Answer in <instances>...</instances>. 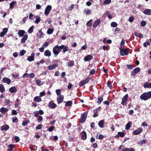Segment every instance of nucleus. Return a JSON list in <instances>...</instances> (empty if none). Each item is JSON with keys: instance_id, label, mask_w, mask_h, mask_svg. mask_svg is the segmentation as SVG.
Masks as SVG:
<instances>
[{"instance_id": "obj_30", "label": "nucleus", "mask_w": 151, "mask_h": 151, "mask_svg": "<svg viewBox=\"0 0 151 151\" xmlns=\"http://www.w3.org/2000/svg\"><path fill=\"white\" fill-rule=\"evenodd\" d=\"M8 109L7 108H5V107H1L0 109V111L2 113H4L8 111Z\"/></svg>"}, {"instance_id": "obj_35", "label": "nucleus", "mask_w": 151, "mask_h": 151, "mask_svg": "<svg viewBox=\"0 0 151 151\" xmlns=\"http://www.w3.org/2000/svg\"><path fill=\"white\" fill-rule=\"evenodd\" d=\"M35 17L36 18L35 23L38 24L40 21L41 18L40 17H37V16H35Z\"/></svg>"}, {"instance_id": "obj_22", "label": "nucleus", "mask_w": 151, "mask_h": 151, "mask_svg": "<svg viewBox=\"0 0 151 151\" xmlns=\"http://www.w3.org/2000/svg\"><path fill=\"white\" fill-rule=\"evenodd\" d=\"M37 36L39 38H41L43 37L44 35L43 32H42V29H41L39 30L37 34Z\"/></svg>"}, {"instance_id": "obj_32", "label": "nucleus", "mask_w": 151, "mask_h": 151, "mask_svg": "<svg viewBox=\"0 0 151 151\" xmlns=\"http://www.w3.org/2000/svg\"><path fill=\"white\" fill-rule=\"evenodd\" d=\"M74 64V62L73 60H71L70 62L67 63L68 66V67L73 66Z\"/></svg>"}, {"instance_id": "obj_45", "label": "nucleus", "mask_w": 151, "mask_h": 151, "mask_svg": "<svg viewBox=\"0 0 151 151\" xmlns=\"http://www.w3.org/2000/svg\"><path fill=\"white\" fill-rule=\"evenodd\" d=\"M13 77L14 78H18L19 79V74H12V75Z\"/></svg>"}, {"instance_id": "obj_29", "label": "nucleus", "mask_w": 151, "mask_h": 151, "mask_svg": "<svg viewBox=\"0 0 151 151\" xmlns=\"http://www.w3.org/2000/svg\"><path fill=\"white\" fill-rule=\"evenodd\" d=\"M134 35L137 37L142 38L143 37V35L141 33H138L137 32H135L134 33Z\"/></svg>"}, {"instance_id": "obj_55", "label": "nucleus", "mask_w": 151, "mask_h": 151, "mask_svg": "<svg viewBox=\"0 0 151 151\" xmlns=\"http://www.w3.org/2000/svg\"><path fill=\"white\" fill-rule=\"evenodd\" d=\"M35 76V75L34 73H32L29 75V78H34Z\"/></svg>"}, {"instance_id": "obj_14", "label": "nucleus", "mask_w": 151, "mask_h": 151, "mask_svg": "<svg viewBox=\"0 0 151 151\" xmlns=\"http://www.w3.org/2000/svg\"><path fill=\"white\" fill-rule=\"evenodd\" d=\"M35 55L34 53H32L30 56H29L27 57V60L29 62H32L34 60Z\"/></svg>"}, {"instance_id": "obj_64", "label": "nucleus", "mask_w": 151, "mask_h": 151, "mask_svg": "<svg viewBox=\"0 0 151 151\" xmlns=\"http://www.w3.org/2000/svg\"><path fill=\"white\" fill-rule=\"evenodd\" d=\"M85 84L83 81H80L79 83V86L80 87H81L83 86Z\"/></svg>"}, {"instance_id": "obj_51", "label": "nucleus", "mask_w": 151, "mask_h": 151, "mask_svg": "<svg viewBox=\"0 0 151 151\" xmlns=\"http://www.w3.org/2000/svg\"><path fill=\"white\" fill-rule=\"evenodd\" d=\"M150 45V43L149 41H147L146 42L144 43H143V46L145 47H146L147 46V45Z\"/></svg>"}, {"instance_id": "obj_28", "label": "nucleus", "mask_w": 151, "mask_h": 151, "mask_svg": "<svg viewBox=\"0 0 151 151\" xmlns=\"http://www.w3.org/2000/svg\"><path fill=\"white\" fill-rule=\"evenodd\" d=\"M100 23V19L96 21L93 24V27L96 28L98 25Z\"/></svg>"}, {"instance_id": "obj_17", "label": "nucleus", "mask_w": 151, "mask_h": 151, "mask_svg": "<svg viewBox=\"0 0 151 151\" xmlns=\"http://www.w3.org/2000/svg\"><path fill=\"white\" fill-rule=\"evenodd\" d=\"M25 31L23 30H18L17 34L20 37H23L24 36Z\"/></svg>"}, {"instance_id": "obj_24", "label": "nucleus", "mask_w": 151, "mask_h": 151, "mask_svg": "<svg viewBox=\"0 0 151 151\" xmlns=\"http://www.w3.org/2000/svg\"><path fill=\"white\" fill-rule=\"evenodd\" d=\"M99 109L98 108H96L95 109L93 110V111L94 113V114L93 115V117L95 118L97 117L99 115V114L98 113V110Z\"/></svg>"}, {"instance_id": "obj_44", "label": "nucleus", "mask_w": 151, "mask_h": 151, "mask_svg": "<svg viewBox=\"0 0 151 151\" xmlns=\"http://www.w3.org/2000/svg\"><path fill=\"white\" fill-rule=\"evenodd\" d=\"M26 52V51L24 50H22L20 51L19 53V55L20 56H22Z\"/></svg>"}, {"instance_id": "obj_56", "label": "nucleus", "mask_w": 151, "mask_h": 151, "mask_svg": "<svg viewBox=\"0 0 151 151\" xmlns=\"http://www.w3.org/2000/svg\"><path fill=\"white\" fill-rule=\"evenodd\" d=\"M55 127L54 126H51L48 129V130L50 132H51L55 129Z\"/></svg>"}, {"instance_id": "obj_33", "label": "nucleus", "mask_w": 151, "mask_h": 151, "mask_svg": "<svg viewBox=\"0 0 151 151\" xmlns=\"http://www.w3.org/2000/svg\"><path fill=\"white\" fill-rule=\"evenodd\" d=\"M84 12L86 15L90 14H91V10L89 9H85L84 10Z\"/></svg>"}, {"instance_id": "obj_23", "label": "nucleus", "mask_w": 151, "mask_h": 151, "mask_svg": "<svg viewBox=\"0 0 151 151\" xmlns=\"http://www.w3.org/2000/svg\"><path fill=\"white\" fill-rule=\"evenodd\" d=\"M104 120H101L98 122V125L100 128H103L104 127Z\"/></svg>"}, {"instance_id": "obj_16", "label": "nucleus", "mask_w": 151, "mask_h": 151, "mask_svg": "<svg viewBox=\"0 0 151 151\" xmlns=\"http://www.w3.org/2000/svg\"><path fill=\"white\" fill-rule=\"evenodd\" d=\"M48 107L52 109H54L57 107V105L51 101L49 103Z\"/></svg>"}, {"instance_id": "obj_34", "label": "nucleus", "mask_w": 151, "mask_h": 151, "mask_svg": "<svg viewBox=\"0 0 151 151\" xmlns=\"http://www.w3.org/2000/svg\"><path fill=\"white\" fill-rule=\"evenodd\" d=\"M17 3V2L16 1H13L12 2H11L9 5H10V9H12L14 8V5Z\"/></svg>"}, {"instance_id": "obj_20", "label": "nucleus", "mask_w": 151, "mask_h": 151, "mask_svg": "<svg viewBox=\"0 0 151 151\" xmlns=\"http://www.w3.org/2000/svg\"><path fill=\"white\" fill-rule=\"evenodd\" d=\"M82 136L81 137V139L85 140L87 138V134L86 132L85 131H82L81 132Z\"/></svg>"}, {"instance_id": "obj_7", "label": "nucleus", "mask_w": 151, "mask_h": 151, "mask_svg": "<svg viewBox=\"0 0 151 151\" xmlns=\"http://www.w3.org/2000/svg\"><path fill=\"white\" fill-rule=\"evenodd\" d=\"M60 50H63V52L65 53V52L68 50V47L67 46H65L64 45H62L61 46H59Z\"/></svg>"}, {"instance_id": "obj_38", "label": "nucleus", "mask_w": 151, "mask_h": 151, "mask_svg": "<svg viewBox=\"0 0 151 151\" xmlns=\"http://www.w3.org/2000/svg\"><path fill=\"white\" fill-rule=\"evenodd\" d=\"M72 104V102L71 101H68L66 102L65 105L66 106H70Z\"/></svg>"}, {"instance_id": "obj_50", "label": "nucleus", "mask_w": 151, "mask_h": 151, "mask_svg": "<svg viewBox=\"0 0 151 151\" xmlns=\"http://www.w3.org/2000/svg\"><path fill=\"white\" fill-rule=\"evenodd\" d=\"M38 118L37 119V120L38 121V123L41 122L43 120L42 117L41 116H39L38 117Z\"/></svg>"}, {"instance_id": "obj_12", "label": "nucleus", "mask_w": 151, "mask_h": 151, "mask_svg": "<svg viewBox=\"0 0 151 151\" xmlns=\"http://www.w3.org/2000/svg\"><path fill=\"white\" fill-rule=\"evenodd\" d=\"M2 82L4 83H7L9 85L11 83V80L7 77L4 78L2 79Z\"/></svg>"}, {"instance_id": "obj_61", "label": "nucleus", "mask_w": 151, "mask_h": 151, "mask_svg": "<svg viewBox=\"0 0 151 151\" xmlns=\"http://www.w3.org/2000/svg\"><path fill=\"white\" fill-rule=\"evenodd\" d=\"M111 2V0H105L104 2V4H109Z\"/></svg>"}, {"instance_id": "obj_58", "label": "nucleus", "mask_w": 151, "mask_h": 151, "mask_svg": "<svg viewBox=\"0 0 151 151\" xmlns=\"http://www.w3.org/2000/svg\"><path fill=\"white\" fill-rule=\"evenodd\" d=\"M28 16H27V17H24L22 20L21 22L23 24L25 23L26 21L27 20Z\"/></svg>"}, {"instance_id": "obj_48", "label": "nucleus", "mask_w": 151, "mask_h": 151, "mask_svg": "<svg viewBox=\"0 0 151 151\" xmlns=\"http://www.w3.org/2000/svg\"><path fill=\"white\" fill-rule=\"evenodd\" d=\"M12 121L13 123H14L16 122H18V119L16 116H14L12 118Z\"/></svg>"}, {"instance_id": "obj_26", "label": "nucleus", "mask_w": 151, "mask_h": 151, "mask_svg": "<svg viewBox=\"0 0 151 151\" xmlns=\"http://www.w3.org/2000/svg\"><path fill=\"white\" fill-rule=\"evenodd\" d=\"M132 123L131 122H128L125 126V129L126 130H128L129 129L132 127Z\"/></svg>"}, {"instance_id": "obj_6", "label": "nucleus", "mask_w": 151, "mask_h": 151, "mask_svg": "<svg viewBox=\"0 0 151 151\" xmlns=\"http://www.w3.org/2000/svg\"><path fill=\"white\" fill-rule=\"evenodd\" d=\"M140 70V69L139 67H137L134 69L131 72V76H134L136 74L138 73Z\"/></svg>"}, {"instance_id": "obj_4", "label": "nucleus", "mask_w": 151, "mask_h": 151, "mask_svg": "<svg viewBox=\"0 0 151 151\" xmlns=\"http://www.w3.org/2000/svg\"><path fill=\"white\" fill-rule=\"evenodd\" d=\"M52 9V6L50 5H47L46 7L44 14L45 15L47 16L50 13V11Z\"/></svg>"}, {"instance_id": "obj_25", "label": "nucleus", "mask_w": 151, "mask_h": 151, "mask_svg": "<svg viewBox=\"0 0 151 151\" xmlns=\"http://www.w3.org/2000/svg\"><path fill=\"white\" fill-rule=\"evenodd\" d=\"M9 91L12 93H14L16 92L17 89L15 87H12L9 89Z\"/></svg>"}, {"instance_id": "obj_46", "label": "nucleus", "mask_w": 151, "mask_h": 151, "mask_svg": "<svg viewBox=\"0 0 151 151\" xmlns=\"http://www.w3.org/2000/svg\"><path fill=\"white\" fill-rule=\"evenodd\" d=\"M29 120H27L25 121H24L22 123V125L23 126H26L29 122Z\"/></svg>"}, {"instance_id": "obj_18", "label": "nucleus", "mask_w": 151, "mask_h": 151, "mask_svg": "<svg viewBox=\"0 0 151 151\" xmlns=\"http://www.w3.org/2000/svg\"><path fill=\"white\" fill-rule=\"evenodd\" d=\"M9 128V126L7 124H5L2 126L1 127V129L2 131H6Z\"/></svg>"}, {"instance_id": "obj_21", "label": "nucleus", "mask_w": 151, "mask_h": 151, "mask_svg": "<svg viewBox=\"0 0 151 151\" xmlns=\"http://www.w3.org/2000/svg\"><path fill=\"white\" fill-rule=\"evenodd\" d=\"M143 12L144 14L146 15H151V9H146Z\"/></svg>"}, {"instance_id": "obj_39", "label": "nucleus", "mask_w": 151, "mask_h": 151, "mask_svg": "<svg viewBox=\"0 0 151 151\" xmlns=\"http://www.w3.org/2000/svg\"><path fill=\"white\" fill-rule=\"evenodd\" d=\"M34 27L33 25L32 26L29 28L28 29V32L29 33H31L33 31V29Z\"/></svg>"}, {"instance_id": "obj_57", "label": "nucleus", "mask_w": 151, "mask_h": 151, "mask_svg": "<svg viewBox=\"0 0 151 151\" xmlns=\"http://www.w3.org/2000/svg\"><path fill=\"white\" fill-rule=\"evenodd\" d=\"M92 20L91 19L88 21L87 23H86V26H87L90 27L91 25V23H92Z\"/></svg>"}, {"instance_id": "obj_36", "label": "nucleus", "mask_w": 151, "mask_h": 151, "mask_svg": "<svg viewBox=\"0 0 151 151\" xmlns=\"http://www.w3.org/2000/svg\"><path fill=\"white\" fill-rule=\"evenodd\" d=\"M34 100L35 101L39 102L41 101V99L38 96H36L34 98Z\"/></svg>"}, {"instance_id": "obj_43", "label": "nucleus", "mask_w": 151, "mask_h": 151, "mask_svg": "<svg viewBox=\"0 0 151 151\" xmlns=\"http://www.w3.org/2000/svg\"><path fill=\"white\" fill-rule=\"evenodd\" d=\"M53 29L49 28L47 30V33L48 35L52 34L53 32Z\"/></svg>"}, {"instance_id": "obj_54", "label": "nucleus", "mask_w": 151, "mask_h": 151, "mask_svg": "<svg viewBox=\"0 0 151 151\" xmlns=\"http://www.w3.org/2000/svg\"><path fill=\"white\" fill-rule=\"evenodd\" d=\"M117 24L115 22H113L111 23V27H115L117 26Z\"/></svg>"}, {"instance_id": "obj_49", "label": "nucleus", "mask_w": 151, "mask_h": 151, "mask_svg": "<svg viewBox=\"0 0 151 151\" xmlns=\"http://www.w3.org/2000/svg\"><path fill=\"white\" fill-rule=\"evenodd\" d=\"M107 85L108 87L110 89H112V85L110 81H108L107 83Z\"/></svg>"}, {"instance_id": "obj_42", "label": "nucleus", "mask_w": 151, "mask_h": 151, "mask_svg": "<svg viewBox=\"0 0 151 151\" xmlns=\"http://www.w3.org/2000/svg\"><path fill=\"white\" fill-rule=\"evenodd\" d=\"M9 148L8 149V151H13V149L14 147V145L12 144L9 145Z\"/></svg>"}, {"instance_id": "obj_63", "label": "nucleus", "mask_w": 151, "mask_h": 151, "mask_svg": "<svg viewBox=\"0 0 151 151\" xmlns=\"http://www.w3.org/2000/svg\"><path fill=\"white\" fill-rule=\"evenodd\" d=\"M134 19V18L133 17L131 16L129 17V21L130 22H132L133 21Z\"/></svg>"}, {"instance_id": "obj_19", "label": "nucleus", "mask_w": 151, "mask_h": 151, "mask_svg": "<svg viewBox=\"0 0 151 151\" xmlns=\"http://www.w3.org/2000/svg\"><path fill=\"white\" fill-rule=\"evenodd\" d=\"M23 37L21 40V42L22 43H25L28 38V36L27 34L25 35Z\"/></svg>"}, {"instance_id": "obj_40", "label": "nucleus", "mask_w": 151, "mask_h": 151, "mask_svg": "<svg viewBox=\"0 0 151 151\" xmlns=\"http://www.w3.org/2000/svg\"><path fill=\"white\" fill-rule=\"evenodd\" d=\"M90 79L91 78L89 76H88V77L85 80L83 81L84 84H85L88 83Z\"/></svg>"}, {"instance_id": "obj_31", "label": "nucleus", "mask_w": 151, "mask_h": 151, "mask_svg": "<svg viewBox=\"0 0 151 151\" xmlns=\"http://www.w3.org/2000/svg\"><path fill=\"white\" fill-rule=\"evenodd\" d=\"M51 55V52L48 50H47L44 52V55L45 56L49 57Z\"/></svg>"}, {"instance_id": "obj_37", "label": "nucleus", "mask_w": 151, "mask_h": 151, "mask_svg": "<svg viewBox=\"0 0 151 151\" xmlns=\"http://www.w3.org/2000/svg\"><path fill=\"white\" fill-rule=\"evenodd\" d=\"M5 91V88L4 85L2 84H0V91L2 93H3Z\"/></svg>"}, {"instance_id": "obj_1", "label": "nucleus", "mask_w": 151, "mask_h": 151, "mask_svg": "<svg viewBox=\"0 0 151 151\" xmlns=\"http://www.w3.org/2000/svg\"><path fill=\"white\" fill-rule=\"evenodd\" d=\"M151 98V91L145 92L141 95L140 99L145 101H147Z\"/></svg>"}, {"instance_id": "obj_53", "label": "nucleus", "mask_w": 151, "mask_h": 151, "mask_svg": "<svg viewBox=\"0 0 151 151\" xmlns=\"http://www.w3.org/2000/svg\"><path fill=\"white\" fill-rule=\"evenodd\" d=\"M55 91H56V93L57 95H58V96H60V95H61L60 94L61 92V90L60 89H58L56 90Z\"/></svg>"}, {"instance_id": "obj_13", "label": "nucleus", "mask_w": 151, "mask_h": 151, "mask_svg": "<svg viewBox=\"0 0 151 151\" xmlns=\"http://www.w3.org/2000/svg\"><path fill=\"white\" fill-rule=\"evenodd\" d=\"M58 65L57 63H55L51 65H49L47 66V68L49 70H51L55 68L56 67H58Z\"/></svg>"}, {"instance_id": "obj_15", "label": "nucleus", "mask_w": 151, "mask_h": 151, "mask_svg": "<svg viewBox=\"0 0 151 151\" xmlns=\"http://www.w3.org/2000/svg\"><path fill=\"white\" fill-rule=\"evenodd\" d=\"M8 29L7 28H5L3 29V31L0 34L1 37H3L7 33Z\"/></svg>"}, {"instance_id": "obj_5", "label": "nucleus", "mask_w": 151, "mask_h": 151, "mask_svg": "<svg viewBox=\"0 0 151 151\" xmlns=\"http://www.w3.org/2000/svg\"><path fill=\"white\" fill-rule=\"evenodd\" d=\"M129 48H127L124 50H122L120 51V54L121 55L124 56L125 55H127L129 53Z\"/></svg>"}, {"instance_id": "obj_41", "label": "nucleus", "mask_w": 151, "mask_h": 151, "mask_svg": "<svg viewBox=\"0 0 151 151\" xmlns=\"http://www.w3.org/2000/svg\"><path fill=\"white\" fill-rule=\"evenodd\" d=\"M118 134H119V137H124L125 134V133L123 132H118Z\"/></svg>"}, {"instance_id": "obj_2", "label": "nucleus", "mask_w": 151, "mask_h": 151, "mask_svg": "<svg viewBox=\"0 0 151 151\" xmlns=\"http://www.w3.org/2000/svg\"><path fill=\"white\" fill-rule=\"evenodd\" d=\"M61 51L60 50L59 46L58 45H55L53 49V52L55 55V56L57 57L58 55Z\"/></svg>"}, {"instance_id": "obj_47", "label": "nucleus", "mask_w": 151, "mask_h": 151, "mask_svg": "<svg viewBox=\"0 0 151 151\" xmlns=\"http://www.w3.org/2000/svg\"><path fill=\"white\" fill-rule=\"evenodd\" d=\"M98 101H97V102L98 104H100L103 101V97H98Z\"/></svg>"}, {"instance_id": "obj_8", "label": "nucleus", "mask_w": 151, "mask_h": 151, "mask_svg": "<svg viewBox=\"0 0 151 151\" xmlns=\"http://www.w3.org/2000/svg\"><path fill=\"white\" fill-rule=\"evenodd\" d=\"M128 95L127 94L125 95L122 99V101L121 103V104L123 106L126 104L127 101L128 100Z\"/></svg>"}, {"instance_id": "obj_59", "label": "nucleus", "mask_w": 151, "mask_h": 151, "mask_svg": "<svg viewBox=\"0 0 151 151\" xmlns=\"http://www.w3.org/2000/svg\"><path fill=\"white\" fill-rule=\"evenodd\" d=\"M41 82V81L40 80H37L36 81V83L37 85L40 86H41V84H40V83Z\"/></svg>"}, {"instance_id": "obj_11", "label": "nucleus", "mask_w": 151, "mask_h": 151, "mask_svg": "<svg viewBox=\"0 0 151 151\" xmlns=\"http://www.w3.org/2000/svg\"><path fill=\"white\" fill-rule=\"evenodd\" d=\"M93 58V57L91 55H88L86 56L84 58L83 60L85 62H87L92 60Z\"/></svg>"}, {"instance_id": "obj_9", "label": "nucleus", "mask_w": 151, "mask_h": 151, "mask_svg": "<svg viewBox=\"0 0 151 151\" xmlns=\"http://www.w3.org/2000/svg\"><path fill=\"white\" fill-rule=\"evenodd\" d=\"M143 131V129L141 128H139L133 131V134L137 135Z\"/></svg>"}, {"instance_id": "obj_62", "label": "nucleus", "mask_w": 151, "mask_h": 151, "mask_svg": "<svg viewBox=\"0 0 151 151\" xmlns=\"http://www.w3.org/2000/svg\"><path fill=\"white\" fill-rule=\"evenodd\" d=\"M106 15L107 16V17L110 19H111V14L110 13V12L109 11H107V12H106Z\"/></svg>"}, {"instance_id": "obj_60", "label": "nucleus", "mask_w": 151, "mask_h": 151, "mask_svg": "<svg viewBox=\"0 0 151 151\" xmlns=\"http://www.w3.org/2000/svg\"><path fill=\"white\" fill-rule=\"evenodd\" d=\"M36 147L35 145H31L30 146L29 148L31 150H35V147Z\"/></svg>"}, {"instance_id": "obj_27", "label": "nucleus", "mask_w": 151, "mask_h": 151, "mask_svg": "<svg viewBox=\"0 0 151 151\" xmlns=\"http://www.w3.org/2000/svg\"><path fill=\"white\" fill-rule=\"evenodd\" d=\"M144 87L145 88H151V83H149L148 82L145 83L144 84Z\"/></svg>"}, {"instance_id": "obj_3", "label": "nucleus", "mask_w": 151, "mask_h": 151, "mask_svg": "<svg viewBox=\"0 0 151 151\" xmlns=\"http://www.w3.org/2000/svg\"><path fill=\"white\" fill-rule=\"evenodd\" d=\"M87 114L88 112L85 111L81 114L80 122L81 123H83L86 121V119Z\"/></svg>"}, {"instance_id": "obj_10", "label": "nucleus", "mask_w": 151, "mask_h": 151, "mask_svg": "<svg viewBox=\"0 0 151 151\" xmlns=\"http://www.w3.org/2000/svg\"><path fill=\"white\" fill-rule=\"evenodd\" d=\"M64 98V96L63 95H60V96H58L57 98L58 103L59 104L63 102Z\"/></svg>"}, {"instance_id": "obj_52", "label": "nucleus", "mask_w": 151, "mask_h": 151, "mask_svg": "<svg viewBox=\"0 0 151 151\" xmlns=\"http://www.w3.org/2000/svg\"><path fill=\"white\" fill-rule=\"evenodd\" d=\"M126 66L129 69H132L134 68V66L133 65L129 64V65H127Z\"/></svg>"}]
</instances>
